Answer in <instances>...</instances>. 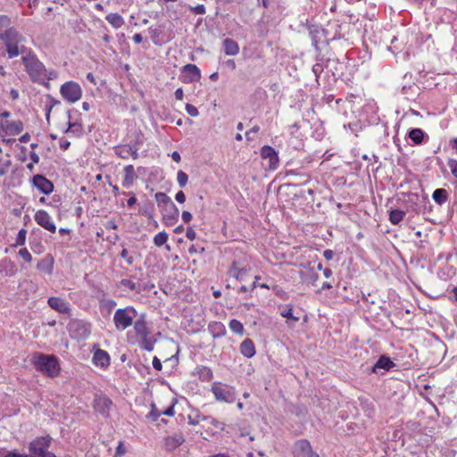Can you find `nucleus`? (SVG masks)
<instances>
[{"mask_svg": "<svg viewBox=\"0 0 457 457\" xmlns=\"http://www.w3.org/2000/svg\"><path fill=\"white\" fill-rule=\"evenodd\" d=\"M186 111L192 117H196L199 114L197 108L190 104H186Z\"/></svg>", "mask_w": 457, "mask_h": 457, "instance_id": "nucleus-45", "label": "nucleus"}, {"mask_svg": "<svg viewBox=\"0 0 457 457\" xmlns=\"http://www.w3.org/2000/svg\"><path fill=\"white\" fill-rule=\"evenodd\" d=\"M47 303L52 309L60 313L68 314L71 312L69 303L59 297H49Z\"/></svg>", "mask_w": 457, "mask_h": 457, "instance_id": "nucleus-16", "label": "nucleus"}, {"mask_svg": "<svg viewBox=\"0 0 457 457\" xmlns=\"http://www.w3.org/2000/svg\"><path fill=\"white\" fill-rule=\"evenodd\" d=\"M29 157H30L31 162H33V163H38L39 162V156L34 151H32L30 153Z\"/></svg>", "mask_w": 457, "mask_h": 457, "instance_id": "nucleus-57", "label": "nucleus"}, {"mask_svg": "<svg viewBox=\"0 0 457 457\" xmlns=\"http://www.w3.org/2000/svg\"><path fill=\"white\" fill-rule=\"evenodd\" d=\"M295 457H319L307 440H299L294 446Z\"/></svg>", "mask_w": 457, "mask_h": 457, "instance_id": "nucleus-9", "label": "nucleus"}, {"mask_svg": "<svg viewBox=\"0 0 457 457\" xmlns=\"http://www.w3.org/2000/svg\"><path fill=\"white\" fill-rule=\"evenodd\" d=\"M162 221L167 226H171L179 218V211L174 203L169 204L166 207L161 209Z\"/></svg>", "mask_w": 457, "mask_h": 457, "instance_id": "nucleus-11", "label": "nucleus"}, {"mask_svg": "<svg viewBox=\"0 0 457 457\" xmlns=\"http://www.w3.org/2000/svg\"><path fill=\"white\" fill-rule=\"evenodd\" d=\"M125 453H126V449H125L124 445H122V443L120 442V444H119V445L117 446V449H116V453L118 455H123Z\"/></svg>", "mask_w": 457, "mask_h": 457, "instance_id": "nucleus-58", "label": "nucleus"}, {"mask_svg": "<svg viewBox=\"0 0 457 457\" xmlns=\"http://www.w3.org/2000/svg\"><path fill=\"white\" fill-rule=\"evenodd\" d=\"M280 315L284 318L293 320L294 321H298L299 318L295 317L293 315V307L292 305H287L280 311Z\"/></svg>", "mask_w": 457, "mask_h": 457, "instance_id": "nucleus-35", "label": "nucleus"}, {"mask_svg": "<svg viewBox=\"0 0 457 457\" xmlns=\"http://www.w3.org/2000/svg\"><path fill=\"white\" fill-rule=\"evenodd\" d=\"M185 442V437L181 433H176L164 439V447L167 451H173Z\"/></svg>", "mask_w": 457, "mask_h": 457, "instance_id": "nucleus-17", "label": "nucleus"}, {"mask_svg": "<svg viewBox=\"0 0 457 457\" xmlns=\"http://www.w3.org/2000/svg\"><path fill=\"white\" fill-rule=\"evenodd\" d=\"M11 24V19L7 15H0V36L5 29L12 27Z\"/></svg>", "mask_w": 457, "mask_h": 457, "instance_id": "nucleus-37", "label": "nucleus"}, {"mask_svg": "<svg viewBox=\"0 0 457 457\" xmlns=\"http://www.w3.org/2000/svg\"><path fill=\"white\" fill-rule=\"evenodd\" d=\"M207 422L210 423L212 426H213L214 428H216V429H220V430L223 431L225 428L224 423L220 422L219 420H217L216 419H214L211 416H209V420H207Z\"/></svg>", "mask_w": 457, "mask_h": 457, "instance_id": "nucleus-40", "label": "nucleus"}, {"mask_svg": "<svg viewBox=\"0 0 457 457\" xmlns=\"http://www.w3.org/2000/svg\"><path fill=\"white\" fill-rule=\"evenodd\" d=\"M188 180V176L182 170H179L177 174V181L180 187H184Z\"/></svg>", "mask_w": 457, "mask_h": 457, "instance_id": "nucleus-39", "label": "nucleus"}, {"mask_svg": "<svg viewBox=\"0 0 457 457\" xmlns=\"http://www.w3.org/2000/svg\"><path fill=\"white\" fill-rule=\"evenodd\" d=\"M240 352L246 358H251L255 354V347L251 339H245L240 345Z\"/></svg>", "mask_w": 457, "mask_h": 457, "instance_id": "nucleus-22", "label": "nucleus"}, {"mask_svg": "<svg viewBox=\"0 0 457 457\" xmlns=\"http://www.w3.org/2000/svg\"><path fill=\"white\" fill-rule=\"evenodd\" d=\"M11 113L7 111H4L0 113V120H9Z\"/></svg>", "mask_w": 457, "mask_h": 457, "instance_id": "nucleus-63", "label": "nucleus"}, {"mask_svg": "<svg viewBox=\"0 0 457 457\" xmlns=\"http://www.w3.org/2000/svg\"><path fill=\"white\" fill-rule=\"evenodd\" d=\"M19 255L27 262H30L32 261V256L27 248H21L19 251Z\"/></svg>", "mask_w": 457, "mask_h": 457, "instance_id": "nucleus-43", "label": "nucleus"}, {"mask_svg": "<svg viewBox=\"0 0 457 457\" xmlns=\"http://www.w3.org/2000/svg\"><path fill=\"white\" fill-rule=\"evenodd\" d=\"M59 145L61 149L67 150L70 147L71 143L65 138H61Z\"/></svg>", "mask_w": 457, "mask_h": 457, "instance_id": "nucleus-54", "label": "nucleus"}, {"mask_svg": "<svg viewBox=\"0 0 457 457\" xmlns=\"http://www.w3.org/2000/svg\"><path fill=\"white\" fill-rule=\"evenodd\" d=\"M114 152L117 156L121 159H128L130 154V145H120L114 147Z\"/></svg>", "mask_w": 457, "mask_h": 457, "instance_id": "nucleus-28", "label": "nucleus"}, {"mask_svg": "<svg viewBox=\"0 0 457 457\" xmlns=\"http://www.w3.org/2000/svg\"><path fill=\"white\" fill-rule=\"evenodd\" d=\"M229 328L236 334L242 335L244 332L243 324L237 320H231L229 322Z\"/></svg>", "mask_w": 457, "mask_h": 457, "instance_id": "nucleus-36", "label": "nucleus"}, {"mask_svg": "<svg viewBox=\"0 0 457 457\" xmlns=\"http://www.w3.org/2000/svg\"><path fill=\"white\" fill-rule=\"evenodd\" d=\"M35 220L39 226L50 232L54 233L56 231L54 223L46 211H37L35 214Z\"/></svg>", "mask_w": 457, "mask_h": 457, "instance_id": "nucleus-12", "label": "nucleus"}, {"mask_svg": "<svg viewBox=\"0 0 457 457\" xmlns=\"http://www.w3.org/2000/svg\"><path fill=\"white\" fill-rule=\"evenodd\" d=\"M168 240V234L165 231L159 232L154 237V243L156 246L163 245Z\"/></svg>", "mask_w": 457, "mask_h": 457, "instance_id": "nucleus-34", "label": "nucleus"}, {"mask_svg": "<svg viewBox=\"0 0 457 457\" xmlns=\"http://www.w3.org/2000/svg\"><path fill=\"white\" fill-rule=\"evenodd\" d=\"M162 411H158L155 407L154 404L152 405V411L151 412L148 414V418L151 419L152 420L155 421L160 416H161V413Z\"/></svg>", "mask_w": 457, "mask_h": 457, "instance_id": "nucleus-46", "label": "nucleus"}, {"mask_svg": "<svg viewBox=\"0 0 457 457\" xmlns=\"http://www.w3.org/2000/svg\"><path fill=\"white\" fill-rule=\"evenodd\" d=\"M190 11L195 14H204L205 7L204 4H197L196 6H190Z\"/></svg>", "mask_w": 457, "mask_h": 457, "instance_id": "nucleus-47", "label": "nucleus"}, {"mask_svg": "<svg viewBox=\"0 0 457 457\" xmlns=\"http://www.w3.org/2000/svg\"><path fill=\"white\" fill-rule=\"evenodd\" d=\"M71 328H76L80 332V336L82 337H87L90 334V328L89 326L84 323H81L80 321H72L70 323Z\"/></svg>", "mask_w": 457, "mask_h": 457, "instance_id": "nucleus-26", "label": "nucleus"}, {"mask_svg": "<svg viewBox=\"0 0 457 457\" xmlns=\"http://www.w3.org/2000/svg\"><path fill=\"white\" fill-rule=\"evenodd\" d=\"M82 125L78 122H71L69 120L68 128L65 129V133L79 136L82 133Z\"/></svg>", "mask_w": 457, "mask_h": 457, "instance_id": "nucleus-31", "label": "nucleus"}, {"mask_svg": "<svg viewBox=\"0 0 457 457\" xmlns=\"http://www.w3.org/2000/svg\"><path fill=\"white\" fill-rule=\"evenodd\" d=\"M228 273L237 280L242 281L245 279V276L247 273V270L245 268H238L237 262H234L228 270Z\"/></svg>", "mask_w": 457, "mask_h": 457, "instance_id": "nucleus-23", "label": "nucleus"}, {"mask_svg": "<svg viewBox=\"0 0 457 457\" xmlns=\"http://www.w3.org/2000/svg\"><path fill=\"white\" fill-rule=\"evenodd\" d=\"M299 276L303 283L315 285L319 279V274L314 265L311 262L301 263L299 266Z\"/></svg>", "mask_w": 457, "mask_h": 457, "instance_id": "nucleus-8", "label": "nucleus"}, {"mask_svg": "<svg viewBox=\"0 0 457 457\" xmlns=\"http://www.w3.org/2000/svg\"><path fill=\"white\" fill-rule=\"evenodd\" d=\"M448 166L451 169L452 174L457 179V161L449 160Z\"/></svg>", "mask_w": 457, "mask_h": 457, "instance_id": "nucleus-48", "label": "nucleus"}, {"mask_svg": "<svg viewBox=\"0 0 457 457\" xmlns=\"http://www.w3.org/2000/svg\"><path fill=\"white\" fill-rule=\"evenodd\" d=\"M261 156L263 159H269L270 160V166L272 169H275L278 162V157L275 150L269 145H264L261 149Z\"/></svg>", "mask_w": 457, "mask_h": 457, "instance_id": "nucleus-19", "label": "nucleus"}, {"mask_svg": "<svg viewBox=\"0 0 457 457\" xmlns=\"http://www.w3.org/2000/svg\"><path fill=\"white\" fill-rule=\"evenodd\" d=\"M26 235H27L26 229H24V228L21 229L17 235L16 244L19 245H24L25 241H26Z\"/></svg>", "mask_w": 457, "mask_h": 457, "instance_id": "nucleus-41", "label": "nucleus"}, {"mask_svg": "<svg viewBox=\"0 0 457 457\" xmlns=\"http://www.w3.org/2000/svg\"><path fill=\"white\" fill-rule=\"evenodd\" d=\"M129 156H131L134 160L138 158V147L136 145H130Z\"/></svg>", "mask_w": 457, "mask_h": 457, "instance_id": "nucleus-49", "label": "nucleus"}, {"mask_svg": "<svg viewBox=\"0 0 457 457\" xmlns=\"http://www.w3.org/2000/svg\"><path fill=\"white\" fill-rule=\"evenodd\" d=\"M181 218L184 222L187 223L192 220V214L187 211H183Z\"/></svg>", "mask_w": 457, "mask_h": 457, "instance_id": "nucleus-53", "label": "nucleus"}, {"mask_svg": "<svg viewBox=\"0 0 457 457\" xmlns=\"http://www.w3.org/2000/svg\"><path fill=\"white\" fill-rule=\"evenodd\" d=\"M187 420L190 425L195 426L198 425L201 421H207L209 420V416L195 411L188 414Z\"/></svg>", "mask_w": 457, "mask_h": 457, "instance_id": "nucleus-27", "label": "nucleus"}, {"mask_svg": "<svg viewBox=\"0 0 457 457\" xmlns=\"http://www.w3.org/2000/svg\"><path fill=\"white\" fill-rule=\"evenodd\" d=\"M29 139H30V135H29V133H25V134H23V135L19 138V140H20L21 143H27Z\"/></svg>", "mask_w": 457, "mask_h": 457, "instance_id": "nucleus-61", "label": "nucleus"}, {"mask_svg": "<svg viewBox=\"0 0 457 457\" xmlns=\"http://www.w3.org/2000/svg\"><path fill=\"white\" fill-rule=\"evenodd\" d=\"M8 58L12 59L23 54L27 52L25 43L26 37L14 27H11L4 31L0 36Z\"/></svg>", "mask_w": 457, "mask_h": 457, "instance_id": "nucleus-1", "label": "nucleus"}, {"mask_svg": "<svg viewBox=\"0 0 457 457\" xmlns=\"http://www.w3.org/2000/svg\"><path fill=\"white\" fill-rule=\"evenodd\" d=\"M105 19L115 29H119L124 24V20L119 13H110Z\"/></svg>", "mask_w": 457, "mask_h": 457, "instance_id": "nucleus-25", "label": "nucleus"}, {"mask_svg": "<svg viewBox=\"0 0 457 457\" xmlns=\"http://www.w3.org/2000/svg\"><path fill=\"white\" fill-rule=\"evenodd\" d=\"M155 199L157 201L158 206L162 209L166 207L169 204L173 203L170 197H169L165 193L158 192L155 194Z\"/></svg>", "mask_w": 457, "mask_h": 457, "instance_id": "nucleus-30", "label": "nucleus"}, {"mask_svg": "<svg viewBox=\"0 0 457 457\" xmlns=\"http://www.w3.org/2000/svg\"><path fill=\"white\" fill-rule=\"evenodd\" d=\"M199 378L202 380H205V381L211 380L212 378V372L211 369H209L207 367H202L199 370Z\"/></svg>", "mask_w": 457, "mask_h": 457, "instance_id": "nucleus-38", "label": "nucleus"}, {"mask_svg": "<svg viewBox=\"0 0 457 457\" xmlns=\"http://www.w3.org/2000/svg\"><path fill=\"white\" fill-rule=\"evenodd\" d=\"M120 284L122 286L129 288L130 290L137 291V292L138 291L137 284L129 279H122L120 281Z\"/></svg>", "mask_w": 457, "mask_h": 457, "instance_id": "nucleus-44", "label": "nucleus"}, {"mask_svg": "<svg viewBox=\"0 0 457 457\" xmlns=\"http://www.w3.org/2000/svg\"><path fill=\"white\" fill-rule=\"evenodd\" d=\"M137 311L131 306L117 309L113 315V323L119 331H123L134 324Z\"/></svg>", "mask_w": 457, "mask_h": 457, "instance_id": "nucleus-3", "label": "nucleus"}, {"mask_svg": "<svg viewBox=\"0 0 457 457\" xmlns=\"http://www.w3.org/2000/svg\"><path fill=\"white\" fill-rule=\"evenodd\" d=\"M37 457H55V455L47 451L46 453H43L37 455Z\"/></svg>", "mask_w": 457, "mask_h": 457, "instance_id": "nucleus-64", "label": "nucleus"}, {"mask_svg": "<svg viewBox=\"0 0 457 457\" xmlns=\"http://www.w3.org/2000/svg\"><path fill=\"white\" fill-rule=\"evenodd\" d=\"M123 173H124V177H123V180H122V186L124 187L129 188L133 185L134 181L137 178L135 169H134V166L131 164L126 165L123 168Z\"/></svg>", "mask_w": 457, "mask_h": 457, "instance_id": "nucleus-18", "label": "nucleus"}, {"mask_svg": "<svg viewBox=\"0 0 457 457\" xmlns=\"http://www.w3.org/2000/svg\"><path fill=\"white\" fill-rule=\"evenodd\" d=\"M323 256H324V258H325L327 261H330V260H332V259H333V257H334V252H333L332 250H329V249L325 250V251L323 252Z\"/></svg>", "mask_w": 457, "mask_h": 457, "instance_id": "nucleus-56", "label": "nucleus"}, {"mask_svg": "<svg viewBox=\"0 0 457 457\" xmlns=\"http://www.w3.org/2000/svg\"><path fill=\"white\" fill-rule=\"evenodd\" d=\"M432 197L436 204H443L447 200V192L444 188L436 189Z\"/></svg>", "mask_w": 457, "mask_h": 457, "instance_id": "nucleus-29", "label": "nucleus"}, {"mask_svg": "<svg viewBox=\"0 0 457 457\" xmlns=\"http://www.w3.org/2000/svg\"><path fill=\"white\" fill-rule=\"evenodd\" d=\"M64 100L69 103H75L81 98L82 91L79 85L73 81L64 83L60 89Z\"/></svg>", "mask_w": 457, "mask_h": 457, "instance_id": "nucleus-7", "label": "nucleus"}, {"mask_svg": "<svg viewBox=\"0 0 457 457\" xmlns=\"http://www.w3.org/2000/svg\"><path fill=\"white\" fill-rule=\"evenodd\" d=\"M166 416H173L174 415V405L170 406L168 409L161 412Z\"/></svg>", "mask_w": 457, "mask_h": 457, "instance_id": "nucleus-59", "label": "nucleus"}, {"mask_svg": "<svg viewBox=\"0 0 457 457\" xmlns=\"http://www.w3.org/2000/svg\"><path fill=\"white\" fill-rule=\"evenodd\" d=\"M186 236L189 240H194L196 237V233L192 227L187 228Z\"/></svg>", "mask_w": 457, "mask_h": 457, "instance_id": "nucleus-50", "label": "nucleus"}, {"mask_svg": "<svg viewBox=\"0 0 457 457\" xmlns=\"http://www.w3.org/2000/svg\"><path fill=\"white\" fill-rule=\"evenodd\" d=\"M201 79V72L195 64H187L182 68L181 81L184 83H193Z\"/></svg>", "mask_w": 457, "mask_h": 457, "instance_id": "nucleus-10", "label": "nucleus"}, {"mask_svg": "<svg viewBox=\"0 0 457 457\" xmlns=\"http://www.w3.org/2000/svg\"><path fill=\"white\" fill-rule=\"evenodd\" d=\"M153 367L156 370H162V362L161 361L155 356L154 357L153 359Z\"/></svg>", "mask_w": 457, "mask_h": 457, "instance_id": "nucleus-55", "label": "nucleus"}, {"mask_svg": "<svg viewBox=\"0 0 457 457\" xmlns=\"http://www.w3.org/2000/svg\"><path fill=\"white\" fill-rule=\"evenodd\" d=\"M224 51L228 55H236L239 52V46L236 41L230 38H226L223 41Z\"/></svg>", "mask_w": 457, "mask_h": 457, "instance_id": "nucleus-24", "label": "nucleus"}, {"mask_svg": "<svg viewBox=\"0 0 457 457\" xmlns=\"http://www.w3.org/2000/svg\"><path fill=\"white\" fill-rule=\"evenodd\" d=\"M33 185L42 193L48 195L53 192V183L42 175H35L32 179Z\"/></svg>", "mask_w": 457, "mask_h": 457, "instance_id": "nucleus-15", "label": "nucleus"}, {"mask_svg": "<svg viewBox=\"0 0 457 457\" xmlns=\"http://www.w3.org/2000/svg\"><path fill=\"white\" fill-rule=\"evenodd\" d=\"M405 216V212L400 210H393L389 214V220L393 224H398Z\"/></svg>", "mask_w": 457, "mask_h": 457, "instance_id": "nucleus-33", "label": "nucleus"}, {"mask_svg": "<svg viewBox=\"0 0 457 457\" xmlns=\"http://www.w3.org/2000/svg\"><path fill=\"white\" fill-rule=\"evenodd\" d=\"M211 391L212 392L215 399L219 402L230 403L236 399L234 387L220 382H214L212 385Z\"/></svg>", "mask_w": 457, "mask_h": 457, "instance_id": "nucleus-6", "label": "nucleus"}, {"mask_svg": "<svg viewBox=\"0 0 457 457\" xmlns=\"http://www.w3.org/2000/svg\"><path fill=\"white\" fill-rule=\"evenodd\" d=\"M112 402L105 395H97L94 400V409L101 415L107 417Z\"/></svg>", "mask_w": 457, "mask_h": 457, "instance_id": "nucleus-13", "label": "nucleus"}, {"mask_svg": "<svg viewBox=\"0 0 457 457\" xmlns=\"http://www.w3.org/2000/svg\"><path fill=\"white\" fill-rule=\"evenodd\" d=\"M133 326L135 332L141 338L142 347L148 352H152L156 339L151 337L145 317L142 315L137 319Z\"/></svg>", "mask_w": 457, "mask_h": 457, "instance_id": "nucleus-4", "label": "nucleus"}, {"mask_svg": "<svg viewBox=\"0 0 457 457\" xmlns=\"http://www.w3.org/2000/svg\"><path fill=\"white\" fill-rule=\"evenodd\" d=\"M31 362L37 370L48 377L54 378L59 373V363L54 355L36 353L32 356Z\"/></svg>", "mask_w": 457, "mask_h": 457, "instance_id": "nucleus-2", "label": "nucleus"}, {"mask_svg": "<svg viewBox=\"0 0 457 457\" xmlns=\"http://www.w3.org/2000/svg\"><path fill=\"white\" fill-rule=\"evenodd\" d=\"M175 199L177 202L180 203V204H183L185 203L186 201V195L184 194L183 191H179L176 195H175Z\"/></svg>", "mask_w": 457, "mask_h": 457, "instance_id": "nucleus-52", "label": "nucleus"}, {"mask_svg": "<svg viewBox=\"0 0 457 457\" xmlns=\"http://www.w3.org/2000/svg\"><path fill=\"white\" fill-rule=\"evenodd\" d=\"M183 96H184L183 89L181 87L178 88L175 91V97H176V99L182 100Z\"/></svg>", "mask_w": 457, "mask_h": 457, "instance_id": "nucleus-60", "label": "nucleus"}, {"mask_svg": "<svg viewBox=\"0 0 457 457\" xmlns=\"http://www.w3.org/2000/svg\"><path fill=\"white\" fill-rule=\"evenodd\" d=\"M143 40V37L141 36V34L139 33H137L133 36V41L136 43V44H139L141 43Z\"/></svg>", "mask_w": 457, "mask_h": 457, "instance_id": "nucleus-62", "label": "nucleus"}, {"mask_svg": "<svg viewBox=\"0 0 457 457\" xmlns=\"http://www.w3.org/2000/svg\"><path fill=\"white\" fill-rule=\"evenodd\" d=\"M395 364L391 361L389 357H386L385 355H382L379 357L378 361L375 363V365L372 368L373 372H378V370L382 369L384 370H389L392 367H394Z\"/></svg>", "mask_w": 457, "mask_h": 457, "instance_id": "nucleus-21", "label": "nucleus"}, {"mask_svg": "<svg viewBox=\"0 0 457 457\" xmlns=\"http://www.w3.org/2000/svg\"><path fill=\"white\" fill-rule=\"evenodd\" d=\"M23 122L20 120H0V137L6 143H11L14 139L5 138L19 135L23 130Z\"/></svg>", "mask_w": 457, "mask_h": 457, "instance_id": "nucleus-5", "label": "nucleus"}, {"mask_svg": "<svg viewBox=\"0 0 457 457\" xmlns=\"http://www.w3.org/2000/svg\"><path fill=\"white\" fill-rule=\"evenodd\" d=\"M50 445V438L47 436H41L31 442L29 451L32 454L37 456L48 451Z\"/></svg>", "mask_w": 457, "mask_h": 457, "instance_id": "nucleus-14", "label": "nucleus"}, {"mask_svg": "<svg viewBox=\"0 0 457 457\" xmlns=\"http://www.w3.org/2000/svg\"><path fill=\"white\" fill-rule=\"evenodd\" d=\"M93 361L96 366L107 367L110 364V356L106 351L98 349L94 353Z\"/></svg>", "mask_w": 457, "mask_h": 457, "instance_id": "nucleus-20", "label": "nucleus"}, {"mask_svg": "<svg viewBox=\"0 0 457 457\" xmlns=\"http://www.w3.org/2000/svg\"><path fill=\"white\" fill-rule=\"evenodd\" d=\"M409 137L415 144H420L423 141L424 132L420 129H412L409 132Z\"/></svg>", "mask_w": 457, "mask_h": 457, "instance_id": "nucleus-32", "label": "nucleus"}, {"mask_svg": "<svg viewBox=\"0 0 457 457\" xmlns=\"http://www.w3.org/2000/svg\"><path fill=\"white\" fill-rule=\"evenodd\" d=\"M212 331H215L216 336H224L225 335V328L221 323H215L212 327Z\"/></svg>", "mask_w": 457, "mask_h": 457, "instance_id": "nucleus-42", "label": "nucleus"}, {"mask_svg": "<svg viewBox=\"0 0 457 457\" xmlns=\"http://www.w3.org/2000/svg\"><path fill=\"white\" fill-rule=\"evenodd\" d=\"M120 256H121L123 259H125L129 264H132V262H133V258H132L131 256H129V253H128L127 249H123V250L121 251Z\"/></svg>", "mask_w": 457, "mask_h": 457, "instance_id": "nucleus-51", "label": "nucleus"}]
</instances>
